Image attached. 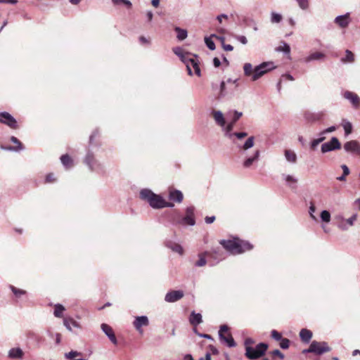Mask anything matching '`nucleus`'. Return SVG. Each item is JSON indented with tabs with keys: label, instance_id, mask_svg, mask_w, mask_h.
Segmentation results:
<instances>
[{
	"label": "nucleus",
	"instance_id": "nucleus-1",
	"mask_svg": "<svg viewBox=\"0 0 360 360\" xmlns=\"http://www.w3.org/2000/svg\"><path fill=\"white\" fill-rule=\"evenodd\" d=\"M219 243L224 249L233 255L243 254L253 248V245L250 242L238 237L221 240Z\"/></svg>",
	"mask_w": 360,
	"mask_h": 360
},
{
	"label": "nucleus",
	"instance_id": "nucleus-2",
	"mask_svg": "<svg viewBox=\"0 0 360 360\" xmlns=\"http://www.w3.org/2000/svg\"><path fill=\"white\" fill-rule=\"evenodd\" d=\"M140 198L142 200H147L149 205L154 209L174 207L173 203L167 202L162 197L153 193L149 189H142L140 192Z\"/></svg>",
	"mask_w": 360,
	"mask_h": 360
},
{
	"label": "nucleus",
	"instance_id": "nucleus-3",
	"mask_svg": "<svg viewBox=\"0 0 360 360\" xmlns=\"http://www.w3.org/2000/svg\"><path fill=\"white\" fill-rule=\"evenodd\" d=\"M274 68L275 65L272 62H263L255 68H252V65L249 63L244 65V72L245 75L252 76V81H256L268 71Z\"/></svg>",
	"mask_w": 360,
	"mask_h": 360
},
{
	"label": "nucleus",
	"instance_id": "nucleus-4",
	"mask_svg": "<svg viewBox=\"0 0 360 360\" xmlns=\"http://www.w3.org/2000/svg\"><path fill=\"white\" fill-rule=\"evenodd\" d=\"M268 348V344L260 342L257 344L255 348L248 347L245 355L248 359H258L265 355Z\"/></svg>",
	"mask_w": 360,
	"mask_h": 360
},
{
	"label": "nucleus",
	"instance_id": "nucleus-5",
	"mask_svg": "<svg viewBox=\"0 0 360 360\" xmlns=\"http://www.w3.org/2000/svg\"><path fill=\"white\" fill-rule=\"evenodd\" d=\"M331 348L328 345L326 342L314 340L311 342L309 348L303 351V353H314L316 355H321L324 353L329 352Z\"/></svg>",
	"mask_w": 360,
	"mask_h": 360
},
{
	"label": "nucleus",
	"instance_id": "nucleus-6",
	"mask_svg": "<svg viewBox=\"0 0 360 360\" xmlns=\"http://www.w3.org/2000/svg\"><path fill=\"white\" fill-rule=\"evenodd\" d=\"M219 335L220 340L223 341L224 343L227 345L229 347H233L236 346V342L232 337V335L230 332V329L226 325H222L220 327V330L219 331Z\"/></svg>",
	"mask_w": 360,
	"mask_h": 360
},
{
	"label": "nucleus",
	"instance_id": "nucleus-7",
	"mask_svg": "<svg viewBox=\"0 0 360 360\" xmlns=\"http://www.w3.org/2000/svg\"><path fill=\"white\" fill-rule=\"evenodd\" d=\"M0 122L8 125L13 129H17L18 128L16 120L8 112H0Z\"/></svg>",
	"mask_w": 360,
	"mask_h": 360
},
{
	"label": "nucleus",
	"instance_id": "nucleus-8",
	"mask_svg": "<svg viewBox=\"0 0 360 360\" xmlns=\"http://www.w3.org/2000/svg\"><path fill=\"white\" fill-rule=\"evenodd\" d=\"M184 63L187 67V71H188L189 75H192V68H193L195 74L198 77L200 76V69L199 66V62L197 59V57L195 56V58H188L187 60H184Z\"/></svg>",
	"mask_w": 360,
	"mask_h": 360
},
{
	"label": "nucleus",
	"instance_id": "nucleus-9",
	"mask_svg": "<svg viewBox=\"0 0 360 360\" xmlns=\"http://www.w3.org/2000/svg\"><path fill=\"white\" fill-rule=\"evenodd\" d=\"M194 210L195 208L193 207L186 208V216L181 218L179 221V224L191 226L195 225V219Z\"/></svg>",
	"mask_w": 360,
	"mask_h": 360
},
{
	"label": "nucleus",
	"instance_id": "nucleus-10",
	"mask_svg": "<svg viewBox=\"0 0 360 360\" xmlns=\"http://www.w3.org/2000/svg\"><path fill=\"white\" fill-rule=\"evenodd\" d=\"M341 148V143L336 137H332L330 141L321 146V151L325 153L331 150Z\"/></svg>",
	"mask_w": 360,
	"mask_h": 360
},
{
	"label": "nucleus",
	"instance_id": "nucleus-11",
	"mask_svg": "<svg viewBox=\"0 0 360 360\" xmlns=\"http://www.w3.org/2000/svg\"><path fill=\"white\" fill-rule=\"evenodd\" d=\"M205 252L208 253L207 258L213 259L217 263L226 258L224 252L220 248H212L211 250Z\"/></svg>",
	"mask_w": 360,
	"mask_h": 360
},
{
	"label": "nucleus",
	"instance_id": "nucleus-12",
	"mask_svg": "<svg viewBox=\"0 0 360 360\" xmlns=\"http://www.w3.org/2000/svg\"><path fill=\"white\" fill-rule=\"evenodd\" d=\"M345 150L360 157V144L356 140L347 141L344 145Z\"/></svg>",
	"mask_w": 360,
	"mask_h": 360
},
{
	"label": "nucleus",
	"instance_id": "nucleus-13",
	"mask_svg": "<svg viewBox=\"0 0 360 360\" xmlns=\"http://www.w3.org/2000/svg\"><path fill=\"white\" fill-rule=\"evenodd\" d=\"M325 116V113L323 111L318 112H311L309 111H306L304 113V117L307 122H314L317 121H321L323 119Z\"/></svg>",
	"mask_w": 360,
	"mask_h": 360
},
{
	"label": "nucleus",
	"instance_id": "nucleus-14",
	"mask_svg": "<svg viewBox=\"0 0 360 360\" xmlns=\"http://www.w3.org/2000/svg\"><path fill=\"white\" fill-rule=\"evenodd\" d=\"M184 297V292L182 290H171L168 292L165 295V301L167 302H175L181 300Z\"/></svg>",
	"mask_w": 360,
	"mask_h": 360
},
{
	"label": "nucleus",
	"instance_id": "nucleus-15",
	"mask_svg": "<svg viewBox=\"0 0 360 360\" xmlns=\"http://www.w3.org/2000/svg\"><path fill=\"white\" fill-rule=\"evenodd\" d=\"M344 97L350 101L353 107L358 109L360 106V98L358 95L352 91H347L344 94Z\"/></svg>",
	"mask_w": 360,
	"mask_h": 360
},
{
	"label": "nucleus",
	"instance_id": "nucleus-16",
	"mask_svg": "<svg viewBox=\"0 0 360 360\" xmlns=\"http://www.w3.org/2000/svg\"><path fill=\"white\" fill-rule=\"evenodd\" d=\"M101 328L103 332L105 333V335L108 336V338H110L112 342L114 343L115 345H117V340L112 328L110 326H108V324L105 323H102Z\"/></svg>",
	"mask_w": 360,
	"mask_h": 360
},
{
	"label": "nucleus",
	"instance_id": "nucleus-17",
	"mask_svg": "<svg viewBox=\"0 0 360 360\" xmlns=\"http://www.w3.org/2000/svg\"><path fill=\"white\" fill-rule=\"evenodd\" d=\"M148 323V317L146 316H138L133 322L134 326H135L139 331H141V328L143 326H147Z\"/></svg>",
	"mask_w": 360,
	"mask_h": 360
},
{
	"label": "nucleus",
	"instance_id": "nucleus-18",
	"mask_svg": "<svg viewBox=\"0 0 360 360\" xmlns=\"http://www.w3.org/2000/svg\"><path fill=\"white\" fill-rule=\"evenodd\" d=\"M212 37L216 38L217 39L221 41V42H223V41L224 40V37H219V35H215V34H212L210 37H205V43L206 46H207V48L210 50L213 51L216 49V46H215L214 41L212 39Z\"/></svg>",
	"mask_w": 360,
	"mask_h": 360
},
{
	"label": "nucleus",
	"instance_id": "nucleus-19",
	"mask_svg": "<svg viewBox=\"0 0 360 360\" xmlns=\"http://www.w3.org/2000/svg\"><path fill=\"white\" fill-rule=\"evenodd\" d=\"M84 162L89 166L91 170L96 169L99 165L94 155L91 153L86 155Z\"/></svg>",
	"mask_w": 360,
	"mask_h": 360
},
{
	"label": "nucleus",
	"instance_id": "nucleus-20",
	"mask_svg": "<svg viewBox=\"0 0 360 360\" xmlns=\"http://www.w3.org/2000/svg\"><path fill=\"white\" fill-rule=\"evenodd\" d=\"M169 200L178 203H180L183 200V194L182 193L176 189H171L169 191Z\"/></svg>",
	"mask_w": 360,
	"mask_h": 360
},
{
	"label": "nucleus",
	"instance_id": "nucleus-21",
	"mask_svg": "<svg viewBox=\"0 0 360 360\" xmlns=\"http://www.w3.org/2000/svg\"><path fill=\"white\" fill-rule=\"evenodd\" d=\"M8 356H9V358H11L12 359H22V357L24 356V353L20 348L15 347V348H12L9 351Z\"/></svg>",
	"mask_w": 360,
	"mask_h": 360
},
{
	"label": "nucleus",
	"instance_id": "nucleus-22",
	"mask_svg": "<svg viewBox=\"0 0 360 360\" xmlns=\"http://www.w3.org/2000/svg\"><path fill=\"white\" fill-rule=\"evenodd\" d=\"M166 246L170 248L173 252L179 253L180 255L184 254V250L179 243L169 240L166 243Z\"/></svg>",
	"mask_w": 360,
	"mask_h": 360
},
{
	"label": "nucleus",
	"instance_id": "nucleus-23",
	"mask_svg": "<svg viewBox=\"0 0 360 360\" xmlns=\"http://www.w3.org/2000/svg\"><path fill=\"white\" fill-rule=\"evenodd\" d=\"M202 321V316L200 313H195V311H192L190 316V322L191 324L196 326L201 323Z\"/></svg>",
	"mask_w": 360,
	"mask_h": 360
},
{
	"label": "nucleus",
	"instance_id": "nucleus-24",
	"mask_svg": "<svg viewBox=\"0 0 360 360\" xmlns=\"http://www.w3.org/2000/svg\"><path fill=\"white\" fill-rule=\"evenodd\" d=\"M216 19L219 21V22H221L223 19H224L226 20H229V21H240V20L239 16L237 14H231L230 15L221 14V15H217Z\"/></svg>",
	"mask_w": 360,
	"mask_h": 360
},
{
	"label": "nucleus",
	"instance_id": "nucleus-25",
	"mask_svg": "<svg viewBox=\"0 0 360 360\" xmlns=\"http://www.w3.org/2000/svg\"><path fill=\"white\" fill-rule=\"evenodd\" d=\"M212 117H214L216 122L221 127H224L226 124L224 115L221 111H212Z\"/></svg>",
	"mask_w": 360,
	"mask_h": 360
},
{
	"label": "nucleus",
	"instance_id": "nucleus-26",
	"mask_svg": "<svg viewBox=\"0 0 360 360\" xmlns=\"http://www.w3.org/2000/svg\"><path fill=\"white\" fill-rule=\"evenodd\" d=\"M277 52H283L284 53L289 55L290 53V46L285 42L281 41L280 44L275 49Z\"/></svg>",
	"mask_w": 360,
	"mask_h": 360
},
{
	"label": "nucleus",
	"instance_id": "nucleus-27",
	"mask_svg": "<svg viewBox=\"0 0 360 360\" xmlns=\"http://www.w3.org/2000/svg\"><path fill=\"white\" fill-rule=\"evenodd\" d=\"M300 336L302 342H309L311 338L312 333L307 329H302L300 333Z\"/></svg>",
	"mask_w": 360,
	"mask_h": 360
},
{
	"label": "nucleus",
	"instance_id": "nucleus-28",
	"mask_svg": "<svg viewBox=\"0 0 360 360\" xmlns=\"http://www.w3.org/2000/svg\"><path fill=\"white\" fill-rule=\"evenodd\" d=\"M60 160L63 165L68 169L72 167L74 165L72 159L68 154L62 155V157L60 158Z\"/></svg>",
	"mask_w": 360,
	"mask_h": 360
},
{
	"label": "nucleus",
	"instance_id": "nucleus-29",
	"mask_svg": "<svg viewBox=\"0 0 360 360\" xmlns=\"http://www.w3.org/2000/svg\"><path fill=\"white\" fill-rule=\"evenodd\" d=\"M173 51L176 56H178L180 58V59L182 60V63L186 61V59H188L190 56L189 53H184L180 48H175L173 49Z\"/></svg>",
	"mask_w": 360,
	"mask_h": 360
},
{
	"label": "nucleus",
	"instance_id": "nucleus-30",
	"mask_svg": "<svg viewBox=\"0 0 360 360\" xmlns=\"http://www.w3.org/2000/svg\"><path fill=\"white\" fill-rule=\"evenodd\" d=\"M207 252L205 251L198 255L199 259L196 261L195 266H203L206 264V258H207Z\"/></svg>",
	"mask_w": 360,
	"mask_h": 360
},
{
	"label": "nucleus",
	"instance_id": "nucleus-31",
	"mask_svg": "<svg viewBox=\"0 0 360 360\" xmlns=\"http://www.w3.org/2000/svg\"><path fill=\"white\" fill-rule=\"evenodd\" d=\"M259 155V150H256L255 152L254 155L252 157L249 158H248L247 160H245L244 161L243 166L245 167H250L252 165V164L253 163V162L258 159Z\"/></svg>",
	"mask_w": 360,
	"mask_h": 360
},
{
	"label": "nucleus",
	"instance_id": "nucleus-32",
	"mask_svg": "<svg viewBox=\"0 0 360 360\" xmlns=\"http://www.w3.org/2000/svg\"><path fill=\"white\" fill-rule=\"evenodd\" d=\"M284 155L285 159L290 162H295L297 161V155L295 153L291 150H285Z\"/></svg>",
	"mask_w": 360,
	"mask_h": 360
},
{
	"label": "nucleus",
	"instance_id": "nucleus-33",
	"mask_svg": "<svg viewBox=\"0 0 360 360\" xmlns=\"http://www.w3.org/2000/svg\"><path fill=\"white\" fill-rule=\"evenodd\" d=\"M11 141L15 144V146H10L9 148H7V149L9 150H20L22 148L21 142L16 138L15 136H11Z\"/></svg>",
	"mask_w": 360,
	"mask_h": 360
},
{
	"label": "nucleus",
	"instance_id": "nucleus-34",
	"mask_svg": "<svg viewBox=\"0 0 360 360\" xmlns=\"http://www.w3.org/2000/svg\"><path fill=\"white\" fill-rule=\"evenodd\" d=\"M10 288L16 298H20L22 295L26 294V291L25 290L18 288L14 285H10Z\"/></svg>",
	"mask_w": 360,
	"mask_h": 360
},
{
	"label": "nucleus",
	"instance_id": "nucleus-35",
	"mask_svg": "<svg viewBox=\"0 0 360 360\" xmlns=\"http://www.w3.org/2000/svg\"><path fill=\"white\" fill-rule=\"evenodd\" d=\"M175 32H176V37L179 40L181 41L188 36V32L186 30L180 29L179 27H175Z\"/></svg>",
	"mask_w": 360,
	"mask_h": 360
},
{
	"label": "nucleus",
	"instance_id": "nucleus-36",
	"mask_svg": "<svg viewBox=\"0 0 360 360\" xmlns=\"http://www.w3.org/2000/svg\"><path fill=\"white\" fill-rule=\"evenodd\" d=\"M64 325L69 330H72V327H77L78 326L77 322L71 318H65L64 319Z\"/></svg>",
	"mask_w": 360,
	"mask_h": 360
},
{
	"label": "nucleus",
	"instance_id": "nucleus-37",
	"mask_svg": "<svg viewBox=\"0 0 360 360\" xmlns=\"http://www.w3.org/2000/svg\"><path fill=\"white\" fill-rule=\"evenodd\" d=\"M65 308L61 304H56L54 307L53 314L56 317H62L63 313L65 311Z\"/></svg>",
	"mask_w": 360,
	"mask_h": 360
},
{
	"label": "nucleus",
	"instance_id": "nucleus-38",
	"mask_svg": "<svg viewBox=\"0 0 360 360\" xmlns=\"http://www.w3.org/2000/svg\"><path fill=\"white\" fill-rule=\"evenodd\" d=\"M65 356L69 359H74V360H84V359H82V358H79V359H77V357H81L82 356V354L81 353H79L77 352H75V351H71L70 352H69L68 354H65Z\"/></svg>",
	"mask_w": 360,
	"mask_h": 360
},
{
	"label": "nucleus",
	"instance_id": "nucleus-39",
	"mask_svg": "<svg viewBox=\"0 0 360 360\" xmlns=\"http://www.w3.org/2000/svg\"><path fill=\"white\" fill-rule=\"evenodd\" d=\"M254 140H255L254 136H250L247 139V141H245V143H244V145L242 146L241 148L244 150H246L252 148L254 146Z\"/></svg>",
	"mask_w": 360,
	"mask_h": 360
},
{
	"label": "nucleus",
	"instance_id": "nucleus-40",
	"mask_svg": "<svg viewBox=\"0 0 360 360\" xmlns=\"http://www.w3.org/2000/svg\"><path fill=\"white\" fill-rule=\"evenodd\" d=\"M115 5H124L125 7L129 8L131 6V3L129 0H112Z\"/></svg>",
	"mask_w": 360,
	"mask_h": 360
},
{
	"label": "nucleus",
	"instance_id": "nucleus-41",
	"mask_svg": "<svg viewBox=\"0 0 360 360\" xmlns=\"http://www.w3.org/2000/svg\"><path fill=\"white\" fill-rule=\"evenodd\" d=\"M344 63H353L354 61V56L352 51H346V58L342 59Z\"/></svg>",
	"mask_w": 360,
	"mask_h": 360
},
{
	"label": "nucleus",
	"instance_id": "nucleus-42",
	"mask_svg": "<svg viewBox=\"0 0 360 360\" xmlns=\"http://www.w3.org/2000/svg\"><path fill=\"white\" fill-rule=\"evenodd\" d=\"M349 13H347L345 15H338L335 18V23L338 22H343V21H347L349 20Z\"/></svg>",
	"mask_w": 360,
	"mask_h": 360
},
{
	"label": "nucleus",
	"instance_id": "nucleus-43",
	"mask_svg": "<svg viewBox=\"0 0 360 360\" xmlns=\"http://www.w3.org/2000/svg\"><path fill=\"white\" fill-rule=\"evenodd\" d=\"M290 345V340L288 338H283L280 340L279 345L283 349H288Z\"/></svg>",
	"mask_w": 360,
	"mask_h": 360
},
{
	"label": "nucleus",
	"instance_id": "nucleus-44",
	"mask_svg": "<svg viewBox=\"0 0 360 360\" xmlns=\"http://www.w3.org/2000/svg\"><path fill=\"white\" fill-rule=\"evenodd\" d=\"M299 7L302 10H306L309 8V0H295Z\"/></svg>",
	"mask_w": 360,
	"mask_h": 360
},
{
	"label": "nucleus",
	"instance_id": "nucleus-45",
	"mask_svg": "<svg viewBox=\"0 0 360 360\" xmlns=\"http://www.w3.org/2000/svg\"><path fill=\"white\" fill-rule=\"evenodd\" d=\"M323 56H324L323 53L320 52H315L308 57L307 60L310 61V60H320L323 58Z\"/></svg>",
	"mask_w": 360,
	"mask_h": 360
},
{
	"label": "nucleus",
	"instance_id": "nucleus-46",
	"mask_svg": "<svg viewBox=\"0 0 360 360\" xmlns=\"http://www.w3.org/2000/svg\"><path fill=\"white\" fill-rule=\"evenodd\" d=\"M271 20L272 22H280L282 20V15L279 13L272 12Z\"/></svg>",
	"mask_w": 360,
	"mask_h": 360
},
{
	"label": "nucleus",
	"instance_id": "nucleus-47",
	"mask_svg": "<svg viewBox=\"0 0 360 360\" xmlns=\"http://www.w3.org/2000/svg\"><path fill=\"white\" fill-rule=\"evenodd\" d=\"M321 218L324 222H329L330 220V214L328 211H323L321 213Z\"/></svg>",
	"mask_w": 360,
	"mask_h": 360
},
{
	"label": "nucleus",
	"instance_id": "nucleus-48",
	"mask_svg": "<svg viewBox=\"0 0 360 360\" xmlns=\"http://www.w3.org/2000/svg\"><path fill=\"white\" fill-rule=\"evenodd\" d=\"M325 139V136H321L319 139H314L311 143V149H315L316 147Z\"/></svg>",
	"mask_w": 360,
	"mask_h": 360
},
{
	"label": "nucleus",
	"instance_id": "nucleus-49",
	"mask_svg": "<svg viewBox=\"0 0 360 360\" xmlns=\"http://www.w3.org/2000/svg\"><path fill=\"white\" fill-rule=\"evenodd\" d=\"M271 336L277 341H280L283 338L281 333H278L276 330L271 331Z\"/></svg>",
	"mask_w": 360,
	"mask_h": 360
},
{
	"label": "nucleus",
	"instance_id": "nucleus-50",
	"mask_svg": "<svg viewBox=\"0 0 360 360\" xmlns=\"http://www.w3.org/2000/svg\"><path fill=\"white\" fill-rule=\"evenodd\" d=\"M56 181V178L53 173H49L46 176L45 183L46 184H52Z\"/></svg>",
	"mask_w": 360,
	"mask_h": 360
},
{
	"label": "nucleus",
	"instance_id": "nucleus-51",
	"mask_svg": "<svg viewBox=\"0 0 360 360\" xmlns=\"http://www.w3.org/2000/svg\"><path fill=\"white\" fill-rule=\"evenodd\" d=\"M243 115L242 112L233 111V117L232 118V122L236 123L238 120H239Z\"/></svg>",
	"mask_w": 360,
	"mask_h": 360
},
{
	"label": "nucleus",
	"instance_id": "nucleus-52",
	"mask_svg": "<svg viewBox=\"0 0 360 360\" xmlns=\"http://www.w3.org/2000/svg\"><path fill=\"white\" fill-rule=\"evenodd\" d=\"M344 129H345V134L347 136V134H350L352 131V127L351 123H349V122L347 123L345 125Z\"/></svg>",
	"mask_w": 360,
	"mask_h": 360
},
{
	"label": "nucleus",
	"instance_id": "nucleus-53",
	"mask_svg": "<svg viewBox=\"0 0 360 360\" xmlns=\"http://www.w3.org/2000/svg\"><path fill=\"white\" fill-rule=\"evenodd\" d=\"M254 343H255V341L252 338H246L245 340V351L247 350L248 347H252L251 345H253Z\"/></svg>",
	"mask_w": 360,
	"mask_h": 360
},
{
	"label": "nucleus",
	"instance_id": "nucleus-54",
	"mask_svg": "<svg viewBox=\"0 0 360 360\" xmlns=\"http://www.w3.org/2000/svg\"><path fill=\"white\" fill-rule=\"evenodd\" d=\"M285 181L288 184H297V181L293 176L290 175H287L285 176Z\"/></svg>",
	"mask_w": 360,
	"mask_h": 360
},
{
	"label": "nucleus",
	"instance_id": "nucleus-55",
	"mask_svg": "<svg viewBox=\"0 0 360 360\" xmlns=\"http://www.w3.org/2000/svg\"><path fill=\"white\" fill-rule=\"evenodd\" d=\"M236 38L238 41H240L243 44H246L248 42V39L246 37H244V35H238L236 37Z\"/></svg>",
	"mask_w": 360,
	"mask_h": 360
},
{
	"label": "nucleus",
	"instance_id": "nucleus-56",
	"mask_svg": "<svg viewBox=\"0 0 360 360\" xmlns=\"http://www.w3.org/2000/svg\"><path fill=\"white\" fill-rule=\"evenodd\" d=\"M315 212H316V207L312 203H311V205L309 207V214H310V217L311 218H313L314 219H316V217L313 214V213Z\"/></svg>",
	"mask_w": 360,
	"mask_h": 360
},
{
	"label": "nucleus",
	"instance_id": "nucleus-57",
	"mask_svg": "<svg viewBox=\"0 0 360 360\" xmlns=\"http://www.w3.org/2000/svg\"><path fill=\"white\" fill-rule=\"evenodd\" d=\"M272 355L274 356H278L281 359H283L284 358L283 354L278 349H276V350L273 351Z\"/></svg>",
	"mask_w": 360,
	"mask_h": 360
},
{
	"label": "nucleus",
	"instance_id": "nucleus-58",
	"mask_svg": "<svg viewBox=\"0 0 360 360\" xmlns=\"http://www.w3.org/2000/svg\"><path fill=\"white\" fill-rule=\"evenodd\" d=\"M216 219V217L214 216H211V217H205V221L207 223V224H211V223H213Z\"/></svg>",
	"mask_w": 360,
	"mask_h": 360
},
{
	"label": "nucleus",
	"instance_id": "nucleus-59",
	"mask_svg": "<svg viewBox=\"0 0 360 360\" xmlns=\"http://www.w3.org/2000/svg\"><path fill=\"white\" fill-rule=\"evenodd\" d=\"M222 43V45H223V49L226 51H231L233 50V46L230 44H224V40L223 41Z\"/></svg>",
	"mask_w": 360,
	"mask_h": 360
},
{
	"label": "nucleus",
	"instance_id": "nucleus-60",
	"mask_svg": "<svg viewBox=\"0 0 360 360\" xmlns=\"http://www.w3.org/2000/svg\"><path fill=\"white\" fill-rule=\"evenodd\" d=\"M356 219V214H353L350 218H349L347 221L350 225L352 226L354 224V221Z\"/></svg>",
	"mask_w": 360,
	"mask_h": 360
},
{
	"label": "nucleus",
	"instance_id": "nucleus-61",
	"mask_svg": "<svg viewBox=\"0 0 360 360\" xmlns=\"http://www.w3.org/2000/svg\"><path fill=\"white\" fill-rule=\"evenodd\" d=\"M234 136H236L238 139H243L244 137H247L248 134L245 132H240V133H234L233 134Z\"/></svg>",
	"mask_w": 360,
	"mask_h": 360
},
{
	"label": "nucleus",
	"instance_id": "nucleus-62",
	"mask_svg": "<svg viewBox=\"0 0 360 360\" xmlns=\"http://www.w3.org/2000/svg\"><path fill=\"white\" fill-rule=\"evenodd\" d=\"M342 168L343 169V174L345 176H348L349 174V169L346 165H342Z\"/></svg>",
	"mask_w": 360,
	"mask_h": 360
},
{
	"label": "nucleus",
	"instance_id": "nucleus-63",
	"mask_svg": "<svg viewBox=\"0 0 360 360\" xmlns=\"http://www.w3.org/2000/svg\"><path fill=\"white\" fill-rule=\"evenodd\" d=\"M235 123L233 122L232 121H231L226 126V131L227 132H230L232 131L233 128V126H234Z\"/></svg>",
	"mask_w": 360,
	"mask_h": 360
},
{
	"label": "nucleus",
	"instance_id": "nucleus-64",
	"mask_svg": "<svg viewBox=\"0 0 360 360\" xmlns=\"http://www.w3.org/2000/svg\"><path fill=\"white\" fill-rule=\"evenodd\" d=\"M335 130V127H330L328 129H326V130H324L323 131L321 132V134H327V133H330V132H333Z\"/></svg>",
	"mask_w": 360,
	"mask_h": 360
}]
</instances>
